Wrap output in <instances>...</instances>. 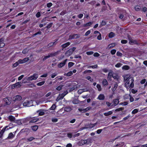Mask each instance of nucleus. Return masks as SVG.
<instances>
[{
  "label": "nucleus",
  "instance_id": "nucleus-1",
  "mask_svg": "<svg viewBox=\"0 0 147 147\" xmlns=\"http://www.w3.org/2000/svg\"><path fill=\"white\" fill-rule=\"evenodd\" d=\"M134 80L133 77H128L127 78V81L125 83L126 86H128L131 88H133L134 86Z\"/></svg>",
  "mask_w": 147,
  "mask_h": 147
},
{
  "label": "nucleus",
  "instance_id": "nucleus-2",
  "mask_svg": "<svg viewBox=\"0 0 147 147\" xmlns=\"http://www.w3.org/2000/svg\"><path fill=\"white\" fill-rule=\"evenodd\" d=\"M12 98L9 97H7L3 99L4 105L6 106L9 105L11 102Z\"/></svg>",
  "mask_w": 147,
  "mask_h": 147
},
{
  "label": "nucleus",
  "instance_id": "nucleus-3",
  "mask_svg": "<svg viewBox=\"0 0 147 147\" xmlns=\"http://www.w3.org/2000/svg\"><path fill=\"white\" fill-rule=\"evenodd\" d=\"M80 145H82L85 144H88L91 143V139L89 138H88L86 140H81L80 141Z\"/></svg>",
  "mask_w": 147,
  "mask_h": 147
},
{
  "label": "nucleus",
  "instance_id": "nucleus-4",
  "mask_svg": "<svg viewBox=\"0 0 147 147\" xmlns=\"http://www.w3.org/2000/svg\"><path fill=\"white\" fill-rule=\"evenodd\" d=\"M23 105L26 107H30L32 105V101L27 100L23 103Z\"/></svg>",
  "mask_w": 147,
  "mask_h": 147
},
{
  "label": "nucleus",
  "instance_id": "nucleus-5",
  "mask_svg": "<svg viewBox=\"0 0 147 147\" xmlns=\"http://www.w3.org/2000/svg\"><path fill=\"white\" fill-rule=\"evenodd\" d=\"M57 55L56 53H51L50 54H49L47 56H44V57L42 59V61H44L46 59H47V58L53 56H55Z\"/></svg>",
  "mask_w": 147,
  "mask_h": 147
},
{
  "label": "nucleus",
  "instance_id": "nucleus-6",
  "mask_svg": "<svg viewBox=\"0 0 147 147\" xmlns=\"http://www.w3.org/2000/svg\"><path fill=\"white\" fill-rule=\"evenodd\" d=\"M38 77L37 76V74H34L32 76H30L27 78V80H36L37 78Z\"/></svg>",
  "mask_w": 147,
  "mask_h": 147
},
{
  "label": "nucleus",
  "instance_id": "nucleus-7",
  "mask_svg": "<svg viewBox=\"0 0 147 147\" xmlns=\"http://www.w3.org/2000/svg\"><path fill=\"white\" fill-rule=\"evenodd\" d=\"M129 43L131 45H139V43L137 41L135 40L131 39H129Z\"/></svg>",
  "mask_w": 147,
  "mask_h": 147
},
{
  "label": "nucleus",
  "instance_id": "nucleus-8",
  "mask_svg": "<svg viewBox=\"0 0 147 147\" xmlns=\"http://www.w3.org/2000/svg\"><path fill=\"white\" fill-rule=\"evenodd\" d=\"M22 99V96H20L17 95L14 97L13 98V100L14 101H20Z\"/></svg>",
  "mask_w": 147,
  "mask_h": 147
},
{
  "label": "nucleus",
  "instance_id": "nucleus-9",
  "mask_svg": "<svg viewBox=\"0 0 147 147\" xmlns=\"http://www.w3.org/2000/svg\"><path fill=\"white\" fill-rule=\"evenodd\" d=\"M67 60V59H66L63 62H61L59 63L58 65V67L59 68H61L64 66L65 65Z\"/></svg>",
  "mask_w": 147,
  "mask_h": 147
},
{
  "label": "nucleus",
  "instance_id": "nucleus-10",
  "mask_svg": "<svg viewBox=\"0 0 147 147\" xmlns=\"http://www.w3.org/2000/svg\"><path fill=\"white\" fill-rule=\"evenodd\" d=\"M21 82H18L14 84H13L12 85L11 88L13 89L16 88H17L19 85L20 86L19 87H20L21 85L20 84Z\"/></svg>",
  "mask_w": 147,
  "mask_h": 147
},
{
  "label": "nucleus",
  "instance_id": "nucleus-11",
  "mask_svg": "<svg viewBox=\"0 0 147 147\" xmlns=\"http://www.w3.org/2000/svg\"><path fill=\"white\" fill-rule=\"evenodd\" d=\"M97 99L100 100H103L105 99V96L103 94H100L98 96Z\"/></svg>",
  "mask_w": 147,
  "mask_h": 147
},
{
  "label": "nucleus",
  "instance_id": "nucleus-12",
  "mask_svg": "<svg viewBox=\"0 0 147 147\" xmlns=\"http://www.w3.org/2000/svg\"><path fill=\"white\" fill-rule=\"evenodd\" d=\"M38 120V119L36 117H34L31 119L29 123H35Z\"/></svg>",
  "mask_w": 147,
  "mask_h": 147
},
{
  "label": "nucleus",
  "instance_id": "nucleus-13",
  "mask_svg": "<svg viewBox=\"0 0 147 147\" xmlns=\"http://www.w3.org/2000/svg\"><path fill=\"white\" fill-rule=\"evenodd\" d=\"M79 37V36L78 34H74L72 35H70L69 36L70 39L74 38H78Z\"/></svg>",
  "mask_w": 147,
  "mask_h": 147
},
{
  "label": "nucleus",
  "instance_id": "nucleus-14",
  "mask_svg": "<svg viewBox=\"0 0 147 147\" xmlns=\"http://www.w3.org/2000/svg\"><path fill=\"white\" fill-rule=\"evenodd\" d=\"M31 59V61H33L34 60V58H33L32 56H31L30 57V58H29L28 57H26L24 58L23 59L25 63H26L29 60Z\"/></svg>",
  "mask_w": 147,
  "mask_h": 147
},
{
  "label": "nucleus",
  "instance_id": "nucleus-15",
  "mask_svg": "<svg viewBox=\"0 0 147 147\" xmlns=\"http://www.w3.org/2000/svg\"><path fill=\"white\" fill-rule=\"evenodd\" d=\"M102 84L103 86H107L108 85V82L106 79H103L102 81Z\"/></svg>",
  "mask_w": 147,
  "mask_h": 147
},
{
  "label": "nucleus",
  "instance_id": "nucleus-16",
  "mask_svg": "<svg viewBox=\"0 0 147 147\" xmlns=\"http://www.w3.org/2000/svg\"><path fill=\"white\" fill-rule=\"evenodd\" d=\"M72 109L69 106H67L65 107L64 111L66 112H69L72 110Z\"/></svg>",
  "mask_w": 147,
  "mask_h": 147
},
{
  "label": "nucleus",
  "instance_id": "nucleus-17",
  "mask_svg": "<svg viewBox=\"0 0 147 147\" xmlns=\"http://www.w3.org/2000/svg\"><path fill=\"white\" fill-rule=\"evenodd\" d=\"M37 113L39 112V116H42L45 115V113L42 111V110L40 109L38 110L37 111Z\"/></svg>",
  "mask_w": 147,
  "mask_h": 147
},
{
  "label": "nucleus",
  "instance_id": "nucleus-18",
  "mask_svg": "<svg viewBox=\"0 0 147 147\" xmlns=\"http://www.w3.org/2000/svg\"><path fill=\"white\" fill-rule=\"evenodd\" d=\"M4 40V38H1L0 39V46H5V44L3 42Z\"/></svg>",
  "mask_w": 147,
  "mask_h": 147
},
{
  "label": "nucleus",
  "instance_id": "nucleus-19",
  "mask_svg": "<svg viewBox=\"0 0 147 147\" xmlns=\"http://www.w3.org/2000/svg\"><path fill=\"white\" fill-rule=\"evenodd\" d=\"M112 113L113 112L111 111H110L104 113V115L105 116H108L111 115Z\"/></svg>",
  "mask_w": 147,
  "mask_h": 147
},
{
  "label": "nucleus",
  "instance_id": "nucleus-20",
  "mask_svg": "<svg viewBox=\"0 0 147 147\" xmlns=\"http://www.w3.org/2000/svg\"><path fill=\"white\" fill-rule=\"evenodd\" d=\"M79 101L78 99H74L72 101V102L73 104H77L79 103Z\"/></svg>",
  "mask_w": 147,
  "mask_h": 147
},
{
  "label": "nucleus",
  "instance_id": "nucleus-21",
  "mask_svg": "<svg viewBox=\"0 0 147 147\" xmlns=\"http://www.w3.org/2000/svg\"><path fill=\"white\" fill-rule=\"evenodd\" d=\"M113 102L115 106H116L119 102V100L118 99H115L113 100Z\"/></svg>",
  "mask_w": 147,
  "mask_h": 147
},
{
  "label": "nucleus",
  "instance_id": "nucleus-22",
  "mask_svg": "<svg viewBox=\"0 0 147 147\" xmlns=\"http://www.w3.org/2000/svg\"><path fill=\"white\" fill-rule=\"evenodd\" d=\"M73 73L72 71H70L67 73H65L64 74V75L67 76H69L72 75Z\"/></svg>",
  "mask_w": 147,
  "mask_h": 147
},
{
  "label": "nucleus",
  "instance_id": "nucleus-23",
  "mask_svg": "<svg viewBox=\"0 0 147 147\" xmlns=\"http://www.w3.org/2000/svg\"><path fill=\"white\" fill-rule=\"evenodd\" d=\"M8 119L11 121H14L15 120V118L11 115H9V116Z\"/></svg>",
  "mask_w": 147,
  "mask_h": 147
},
{
  "label": "nucleus",
  "instance_id": "nucleus-24",
  "mask_svg": "<svg viewBox=\"0 0 147 147\" xmlns=\"http://www.w3.org/2000/svg\"><path fill=\"white\" fill-rule=\"evenodd\" d=\"M35 139V138L33 137H31L30 138H27L26 140L28 142H30L32 141L33 140Z\"/></svg>",
  "mask_w": 147,
  "mask_h": 147
},
{
  "label": "nucleus",
  "instance_id": "nucleus-25",
  "mask_svg": "<svg viewBox=\"0 0 147 147\" xmlns=\"http://www.w3.org/2000/svg\"><path fill=\"white\" fill-rule=\"evenodd\" d=\"M14 136L12 133L11 132L9 134L8 136V139H12L13 138Z\"/></svg>",
  "mask_w": 147,
  "mask_h": 147
},
{
  "label": "nucleus",
  "instance_id": "nucleus-26",
  "mask_svg": "<svg viewBox=\"0 0 147 147\" xmlns=\"http://www.w3.org/2000/svg\"><path fill=\"white\" fill-rule=\"evenodd\" d=\"M71 83H68L65 86V88L66 89H69V88L71 87Z\"/></svg>",
  "mask_w": 147,
  "mask_h": 147
},
{
  "label": "nucleus",
  "instance_id": "nucleus-27",
  "mask_svg": "<svg viewBox=\"0 0 147 147\" xmlns=\"http://www.w3.org/2000/svg\"><path fill=\"white\" fill-rule=\"evenodd\" d=\"M72 53L71 51L70 50H69L67 51L65 53V55L66 56H69L71 54H72Z\"/></svg>",
  "mask_w": 147,
  "mask_h": 147
},
{
  "label": "nucleus",
  "instance_id": "nucleus-28",
  "mask_svg": "<svg viewBox=\"0 0 147 147\" xmlns=\"http://www.w3.org/2000/svg\"><path fill=\"white\" fill-rule=\"evenodd\" d=\"M32 129L34 131H36L38 128V127L37 125H34L32 126Z\"/></svg>",
  "mask_w": 147,
  "mask_h": 147
},
{
  "label": "nucleus",
  "instance_id": "nucleus-29",
  "mask_svg": "<svg viewBox=\"0 0 147 147\" xmlns=\"http://www.w3.org/2000/svg\"><path fill=\"white\" fill-rule=\"evenodd\" d=\"M45 81H43L40 82H39L36 84V85L38 86H41L45 83Z\"/></svg>",
  "mask_w": 147,
  "mask_h": 147
},
{
  "label": "nucleus",
  "instance_id": "nucleus-30",
  "mask_svg": "<svg viewBox=\"0 0 147 147\" xmlns=\"http://www.w3.org/2000/svg\"><path fill=\"white\" fill-rule=\"evenodd\" d=\"M136 10L137 11H140V9L141 8V7L140 6H136L135 7Z\"/></svg>",
  "mask_w": 147,
  "mask_h": 147
},
{
  "label": "nucleus",
  "instance_id": "nucleus-31",
  "mask_svg": "<svg viewBox=\"0 0 147 147\" xmlns=\"http://www.w3.org/2000/svg\"><path fill=\"white\" fill-rule=\"evenodd\" d=\"M123 69L127 70L129 69V67L127 65H124L122 67Z\"/></svg>",
  "mask_w": 147,
  "mask_h": 147
},
{
  "label": "nucleus",
  "instance_id": "nucleus-32",
  "mask_svg": "<svg viewBox=\"0 0 147 147\" xmlns=\"http://www.w3.org/2000/svg\"><path fill=\"white\" fill-rule=\"evenodd\" d=\"M118 86V85L116 84H114V87L112 88V90L113 92H114L116 90Z\"/></svg>",
  "mask_w": 147,
  "mask_h": 147
},
{
  "label": "nucleus",
  "instance_id": "nucleus-33",
  "mask_svg": "<svg viewBox=\"0 0 147 147\" xmlns=\"http://www.w3.org/2000/svg\"><path fill=\"white\" fill-rule=\"evenodd\" d=\"M96 87L99 91H100L101 90L102 88L100 85L99 84H98L96 85Z\"/></svg>",
  "mask_w": 147,
  "mask_h": 147
},
{
  "label": "nucleus",
  "instance_id": "nucleus-34",
  "mask_svg": "<svg viewBox=\"0 0 147 147\" xmlns=\"http://www.w3.org/2000/svg\"><path fill=\"white\" fill-rule=\"evenodd\" d=\"M138 109H135L132 111V113L133 114H135L138 112Z\"/></svg>",
  "mask_w": 147,
  "mask_h": 147
},
{
  "label": "nucleus",
  "instance_id": "nucleus-35",
  "mask_svg": "<svg viewBox=\"0 0 147 147\" xmlns=\"http://www.w3.org/2000/svg\"><path fill=\"white\" fill-rule=\"evenodd\" d=\"M115 34L112 32H111L109 34V37L112 38L114 36Z\"/></svg>",
  "mask_w": 147,
  "mask_h": 147
},
{
  "label": "nucleus",
  "instance_id": "nucleus-36",
  "mask_svg": "<svg viewBox=\"0 0 147 147\" xmlns=\"http://www.w3.org/2000/svg\"><path fill=\"white\" fill-rule=\"evenodd\" d=\"M63 86V85H62V84L60 85L59 86H58L56 88L57 90H58V91L60 90H61V89L62 88V87Z\"/></svg>",
  "mask_w": 147,
  "mask_h": 147
},
{
  "label": "nucleus",
  "instance_id": "nucleus-37",
  "mask_svg": "<svg viewBox=\"0 0 147 147\" xmlns=\"http://www.w3.org/2000/svg\"><path fill=\"white\" fill-rule=\"evenodd\" d=\"M130 97V95L128 94H126L123 96V98L124 99H129Z\"/></svg>",
  "mask_w": 147,
  "mask_h": 147
},
{
  "label": "nucleus",
  "instance_id": "nucleus-38",
  "mask_svg": "<svg viewBox=\"0 0 147 147\" xmlns=\"http://www.w3.org/2000/svg\"><path fill=\"white\" fill-rule=\"evenodd\" d=\"M56 107V105L55 104H53L52 105V106L50 108V109L52 110H54L55 109Z\"/></svg>",
  "mask_w": 147,
  "mask_h": 147
},
{
  "label": "nucleus",
  "instance_id": "nucleus-39",
  "mask_svg": "<svg viewBox=\"0 0 147 147\" xmlns=\"http://www.w3.org/2000/svg\"><path fill=\"white\" fill-rule=\"evenodd\" d=\"M8 127V126H6L5 127H4L1 130V132L2 133H4L5 131L6 130V128Z\"/></svg>",
  "mask_w": 147,
  "mask_h": 147
},
{
  "label": "nucleus",
  "instance_id": "nucleus-40",
  "mask_svg": "<svg viewBox=\"0 0 147 147\" xmlns=\"http://www.w3.org/2000/svg\"><path fill=\"white\" fill-rule=\"evenodd\" d=\"M74 63L72 62H69L68 63V67L70 68L74 64Z\"/></svg>",
  "mask_w": 147,
  "mask_h": 147
},
{
  "label": "nucleus",
  "instance_id": "nucleus-41",
  "mask_svg": "<svg viewBox=\"0 0 147 147\" xmlns=\"http://www.w3.org/2000/svg\"><path fill=\"white\" fill-rule=\"evenodd\" d=\"M28 49L27 48L24 49L22 51L23 54H25L28 52Z\"/></svg>",
  "mask_w": 147,
  "mask_h": 147
},
{
  "label": "nucleus",
  "instance_id": "nucleus-42",
  "mask_svg": "<svg viewBox=\"0 0 147 147\" xmlns=\"http://www.w3.org/2000/svg\"><path fill=\"white\" fill-rule=\"evenodd\" d=\"M58 119L57 118L53 117L52 118L51 121H52L54 122H56L58 121Z\"/></svg>",
  "mask_w": 147,
  "mask_h": 147
},
{
  "label": "nucleus",
  "instance_id": "nucleus-43",
  "mask_svg": "<svg viewBox=\"0 0 147 147\" xmlns=\"http://www.w3.org/2000/svg\"><path fill=\"white\" fill-rule=\"evenodd\" d=\"M113 75V74L111 72H109L108 75V78H111L112 76Z\"/></svg>",
  "mask_w": 147,
  "mask_h": 147
},
{
  "label": "nucleus",
  "instance_id": "nucleus-44",
  "mask_svg": "<svg viewBox=\"0 0 147 147\" xmlns=\"http://www.w3.org/2000/svg\"><path fill=\"white\" fill-rule=\"evenodd\" d=\"M19 64V62H18V61L17 62H16L13 64V67H16Z\"/></svg>",
  "mask_w": 147,
  "mask_h": 147
},
{
  "label": "nucleus",
  "instance_id": "nucleus-45",
  "mask_svg": "<svg viewBox=\"0 0 147 147\" xmlns=\"http://www.w3.org/2000/svg\"><path fill=\"white\" fill-rule=\"evenodd\" d=\"M92 24V23L91 22H89L86 23V24L84 25L83 26H87L91 25Z\"/></svg>",
  "mask_w": 147,
  "mask_h": 147
},
{
  "label": "nucleus",
  "instance_id": "nucleus-46",
  "mask_svg": "<svg viewBox=\"0 0 147 147\" xmlns=\"http://www.w3.org/2000/svg\"><path fill=\"white\" fill-rule=\"evenodd\" d=\"M75 88H75V86H73L72 87H70L69 88V92H71V91H73L75 90Z\"/></svg>",
  "mask_w": 147,
  "mask_h": 147
},
{
  "label": "nucleus",
  "instance_id": "nucleus-47",
  "mask_svg": "<svg viewBox=\"0 0 147 147\" xmlns=\"http://www.w3.org/2000/svg\"><path fill=\"white\" fill-rule=\"evenodd\" d=\"M78 110L79 111L81 112L82 113H85V110L83 108H79L78 109Z\"/></svg>",
  "mask_w": 147,
  "mask_h": 147
},
{
  "label": "nucleus",
  "instance_id": "nucleus-48",
  "mask_svg": "<svg viewBox=\"0 0 147 147\" xmlns=\"http://www.w3.org/2000/svg\"><path fill=\"white\" fill-rule=\"evenodd\" d=\"M123 108L121 107L117 109H115V111H120L123 110Z\"/></svg>",
  "mask_w": 147,
  "mask_h": 147
},
{
  "label": "nucleus",
  "instance_id": "nucleus-49",
  "mask_svg": "<svg viewBox=\"0 0 147 147\" xmlns=\"http://www.w3.org/2000/svg\"><path fill=\"white\" fill-rule=\"evenodd\" d=\"M41 33H42V32L41 31H39V32H37L36 33L34 34L33 35V37H34V36H36L37 35H38V34L40 35L41 34Z\"/></svg>",
  "mask_w": 147,
  "mask_h": 147
},
{
  "label": "nucleus",
  "instance_id": "nucleus-50",
  "mask_svg": "<svg viewBox=\"0 0 147 147\" xmlns=\"http://www.w3.org/2000/svg\"><path fill=\"white\" fill-rule=\"evenodd\" d=\"M57 75V74L56 73H54L51 75V78H54Z\"/></svg>",
  "mask_w": 147,
  "mask_h": 147
},
{
  "label": "nucleus",
  "instance_id": "nucleus-51",
  "mask_svg": "<svg viewBox=\"0 0 147 147\" xmlns=\"http://www.w3.org/2000/svg\"><path fill=\"white\" fill-rule=\"evenodd\" d=\"M94 52L92 51H87L86 52V54L88 55H92L93 54Z\"/></svg>",
  "mask_w": 147,
  "mask_h": 147
},
{
  "label": "nucleus",
  "instance_id": "nucleus-52",
  "mask_svg": "<svg viewBox=\"0 0 147 147\" xmlns=\"http://www.w3.org/2000/svg\"><path fill=\"white\" fill-rule=\"evenodd\" d=\"M56 42H51L49 44V46H53V45H56Z\"/></svg>",
  "mask_w": 147,
  "mask_h": 147
},
{
  "label": "nucleus",
  "instance_id": "nucleus-53",
  "mask_svg": "<svg viewBox=\"0 0 147 147\" xmlns=\"http://www.w3.org/2000/svg\"><path fill=\"white\" fill-rule=\"evenodd\" d=\"M92 72V71L90 70H88L85 71L84 72V74H86L88 73H90Z\"/></svg>",
  "mask_w": 147,
  "mask_h": 147
},
{
  "label": "nucleus",
  "instance_id": "nucleus-54",
  "mask_svg": "<svg viewBox=\"0 0 147 147\" xmlns=\"http://www.w3.org/2000/svg\"><path fill=\"white\" fill-rule=\"evenodd\" d=\"M18 62H19V64H22L23 63H25L24 62L23 59H20L18 60Z\"/></svg>",
  "mask_w": 147,
  "mask_h": 147
},
{
  "label": "nucleus",
  "instance_id": "nucleus-55",
  "mask_svg": "<svg viewBox=\"0 0 147 147\" xmlns=\"http://www.w3.org/2000/svg\"><path fill=\"white\" fill-rule=\"evenodd\" d=\"M122 64L121 63H117L115 65V67H121Z\"/></svg>",
  "mask_w": 147,
  "mask_h": 147
},
{
  "label": "nucleus",
  "instance_id": "nucleus-56",
  "mask_svg": "<svg viewBox=\"0 0 147 147\" xmlns=\"http://www.w3.org/2000/svg\"><path fill=\"white\" fill-rule=\"evenodd\" d=\"M116 52V50L115 49L112 50L111 51V53L113 55L115 54Z\"/></svg>",
  "mask_w": 147,
  "mask_h": 147
},
{
  "label": "nucleus",
  "instance_id": "nucleus-57",
  "mask_svg": "<svg viewBox=\"0 0 147 147\" xmlns=\"http://www.w3.org/2000/svg\"><path fill=\"white\" fill-rule=\"evenodd\" d=\"M117 55L118 56H122V53L119 51H117L116 53Z\"/></svg>",
  "mask_w": 147,
  "mask_h": 147
},
{
  "label": "nucleus",
  "instance_id": "nucleus-58",
  "mask_svg": "<svg viewBox=\"0 0 147 147\" xmlns=\"http://www.w3.org/2000/svg\"><path fill=\"white\" fill-rule=\"evenodd\" d=\"M53 24V23H50L47 26H46V27L47 28H49L52 26Z\"/></svg>",
  "mask_w": 147,
  "mask_h": 147
},
{
  "label": "nucleus",
  "instance_id": "nucleus-59",
  "mask_svg": "<svg viewBox=\"0 0 147 147\" xmlns=\"http://www.w3.org/2000/svg\"><path fill=\"white\" fill-rule=\"evenodd\" d=\"M70 45V43L69 42H68L65 44H64L63 45H61V46H69V45Z\"/></svg>",
  "mask_w": 147,
  "mask_h": 147
},
{
  "label": "nucleus",
  "instance_id": "nucleus-60",
  "mask_svg": "<svg viewBox=\"0 0 147 147\" xmlns=\"http://www.w3.org/2000/svg\"><path fill=\"white\" fill-rule=\"evenodd\" d=\"M93 55L95 57H98L100 56V54L96 52Z\"/></svg>",
  "mask_w": 147,
  "mask_h": 147
},
{
  "label": "nucleus",
  "instance_id": "nucleus-61",
  "mask_svg": "<svg viewBox=\"0 0 147 147\" xmlns=\"http://www.w3.org/2000/svg\"><path fill=\"white\" fill-rule=\"evenodd\" d=\"M127 42V40H122L121 41V42L123 44H126Z\"/></svg>",
  "mask_w": 147,
  "mask_h": 147
},
{
  "label": "nucleus",
  "instance_id": "nucleus-62",
  "mask_svg": "<svg viewBox=\"0 0 147 147\" xmlns=\"http://www.w3.org/2000/svg\"><path fill=\"white\" fill-rule=\"evenodd\" d=\"M131 92L133 94H134L137 92V90L133 89L131 90Z\"/></svg>",
  "mask_w": 147,
  "mask_h": 147
},
{
  "label": "nucleus",
  "instance_id": "nucleus-63",
  "mask_svg": "<svg viewBox=\"0 0 147 147\" xmlns=\"http://www.w3.org/2000/svg\"><path fill=\"white\" fill-rule=\"evenodd\" d=\"M106 24V22L103 20H102L101 23V25L102 26L105 25Z\"/></svg>",
  "mask_w": 147,
  "mask_h": 147
},
{
  "label": "nucleus",
  "instance_id": "nucleus-64",
  "mask_svg": "<svg viewBox=\"0 0 147 147\" xmlns=\"http://www.w3.org/2000/svg\"><path fill=\"white\" fill-rule=\"evenodd\" d=\"M146 81V79H143L142 80L140 81V83L141 84H144Z\"/></svg>",
  "mask_w": 147,
  "mask_h": 147
}]
</instances>
